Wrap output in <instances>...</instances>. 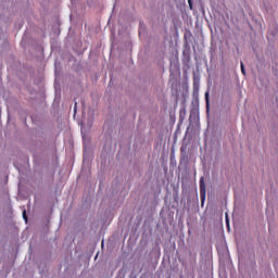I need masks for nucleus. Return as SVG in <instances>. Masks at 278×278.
<instances>
[{
    "mask_svg": "<svg viewBox=\"0 0 278 278\" xmlns=\"http://www.w3.org/2000/svg\"><path fill=\"white\" fill-rule=\"evenodd\" d=\"M200 199H201V203L204 204L206 199V186L204 182V178H201L200 180Z\"/></svg>",
    "mask_w": 278,
    "mask_h": 278,
    "instance_id": "obj_1",
    "label": "nucleus"
},
{
    "mask_svg": "<svg viewBox=\"0 0 278 278\" xmlns=\"http://www.w3.org/2000/svg\"><path fill=\"white\" fill-rule=\"evenodd\" d=\"M241 73L243 75H245V68H244V63L243 62H241Z\"/></svg>",
    "mask_w": 278,
    "mask_h": 278,
    "instance_id": "obj_2",
    "label": "nucleus"
},
{
    "mask_svg": "<svg viewBox=\"0 0 278 278\" xmlns=\"http://www.w3.org/2000/svg\"><path fill=\"white\" fill-rule=\"evenodd\" d=\"M23 219L27 222L26 211H23Z\"/></svg>",
    "mask_w": 278,
    "mask_h": 278,
    "instance_id": "obj_3",
    "label": "nucleus"
},
{
    "mask_svg": "<svg viewBox=\"0 0 278 278\" xmlns=\"http://www.w3.org/2000/svg\"><path fill=\"white\" fill-rule=\"evenodd\" d=\"M205 101H206V104H208V93H205Z\"/></svg>",
    "mask_w": 278,
    "mask_h": 278,
    "instance_id": "obj_4",
    "label": "nucleus"
},
{
    "mask_svg": "<svg viewBox=\"0 0 278 278\" xmlns=\"http://www.w3.org/2000/svg\"><path fill=\"white\" fill-rule=\"evenodd\" d=\"M188 1H189L190 9H192L193 4L191 3V0H188Z\"/></svg>",
    "mask_w": 278,
    "mask_h": 278,
    "instance_id": "obj_5",
    "label": "nucleus"
}]
</instances>
